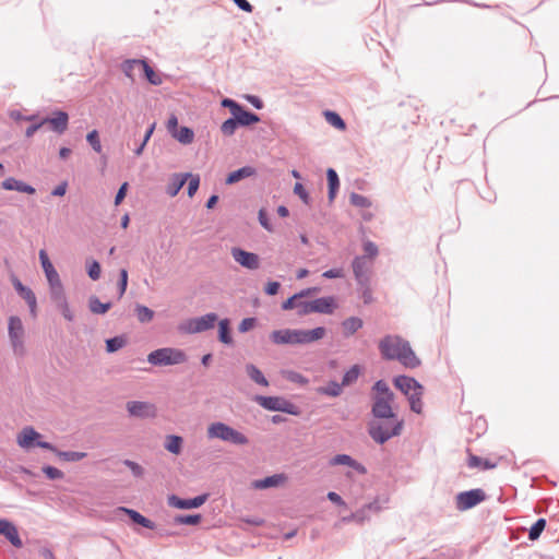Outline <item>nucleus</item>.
<instances>
[{"mask_svg": "<svg viewBox=\"0 0 559 559\" xmlns=\"http://www.w3.org/2000/svg\"><path fill=\"white\" fill-rule=\"evenodd\" d=\"M371 390L374 392L372 396H382L383 399L386 400H394L393 391L390 389L389 384L383 379L377 380L373 383Z\"/></svg>", "mask_w": 559, "mask_h": 559, "instance_id": "obj_35", "label": "nucleus"}, {"mask_svg": "<svg viewBox=\"0 0 559 559\" xmlns=\"http://www.w3.org/2000/svg\"><path fill=\"white\" fill-rule=\"evenodd\" d=\"M41 471L45 474V476L50 480H60L63 479L64 477L63 472L52 465H44L41 467Z\"/></svg>", "mask_w": 559, "mask_h": 559, "instance_id": "obj_53", "label": "nucleus"}, {"mask_svg": "<svg viewBox=\"0 0 559 559\" xmlns=\"http://www.w3.org/2000/svg\"><path fill=\"white\" fill-rule=\"evenodd\" d=\"M127 411L131 417L154 418L156 408L153 404L142 401H130L127 403Z\"/></svg>", "mask_w": 559, "mask_h": 559, "instance_id": "obj_13", "label": "nucleus"}, {"mask_svg": "<svg viewBox=\"0 0 559 559\" xmlns=\"http://www.w3.org/2000/svg\"><path fill=\"white\" fill-rule=\"evenodd\" d=\"M326 180H328V199L330 202H333L338 189H340V178L335 169L328 168L326 169Z\"/></svg>", "mask_w": 559, "mask_h": 559, "instance_id": "obj_28", "label": "nucleus"}, {"mask_svg": "<svg viewBox=\"0 0 559 559\" xmlns=\"http://www.w3.org/2000/svg\"><path fill=\"white\" fill-rule=\"evenodd\" d=\"M393 385L400 390L406 397H408L412 392L416 390H425L424 385L417 381L415 378L400 374L393 378Z\"/></svg>", "mask_w": 559, "mask_h": 559, "instance_id": "obj_15", "label": "nucleus"}, {"mask_svg": "<svg viewBox=\"0 0 559 559\" xmlns=\"http://www.w3.org/2000/svg\"><path fill=\"white\" fill-rule=\"evenodd\" d=\"M173 136L181 144H190L194 139V131L186 126L180 127L176 132H173Z\"/></svg>", "mask_w": 559, "mask_h": 559, "instance_id": "obj_41", "label": "nucleus"}, {"mask_svg": "<svg viewBox=\"0 0 559 559\" xmlns=\"http://www.w3.org/2000/svg\"><path fill=\"white\" fill-rule=\"evenodd\" d=\"M361 371H362V368L359 365H357V364L353 365L348 370H346L344 372V374L342 377V384L344 386H349V385L354 384L358 380Z\"/></svg>", "mask_w": 559, "mask_h": 559, "instance_id": "obj_39", "label": "nucleus"}, {"mask_svg": "<svg viewBox=\"0 0 559 559\" xmlns=\"http://www.w3.org/2000/svg\"><path fill=\"white\" fill-rule=\"evenodd\" d=\"M246 373L250 380L261 386H269V381L263 372L253 364L246 365Z\"/></svg>", "mask_w": 559, "mask_h": 559, "instance_id": "obj_32", "label": "nucleus"}, {"mask_svg": "<svg viewBox=\"0 0 559 559\" xmlns=\"http://www.w3.org/2000/svg\"><path fill=\"white\" fill-rule=\"evenodd\" d=\"M324 118L329 124L334 127L335 129L343 131L346 129V122L345 120L340 116L338 112L334 110H325L323 112Z\"/></svg>", "mask_w": 559, "mask_h": 559, "instance_id": "obj_40", "label": "nucleus"}, {"mask_svg": "<svg viewBox=\"0 0 559 559\" xmlns=\"http://www.w3.org/2000/svg\"><path fill=\"white\" fill-rule=\"evenodd\" d=\"M344 385L335 380H330L325 385L319 386L317 393L329 397H338L343 392Z\"/></svg>", "mask_w": 559, "mask_h": 559, "instance_id": "obj_29", "label": "nucleus"}, {"mask_svg": "<svg viewBox=\"0 0 559 559\" xmlns=\"http://www.w3.org/2000/svg\"><path fill=\"white\" fill-rule=\"evenodd\" d=\"M48 285L50 299L52 300L55 306L67 299L61 280L53 283H49Z\"/></svg>", "mask_w": 559, "mask_h": 559, "instance_id": "obj_34", "label": "nucleus"}, {"mask_svg": "<svg viewBox=\"0 0 559 559\" xmlns=\"http://www.w3.org/2000/svg\"><path fill=\"white\" fill-rule=\"evenodd\" d=\"M378 347L384 360H397L408 369H415L421 364L409 342L400 335L388 334L383 336L379 341Z\"/></svg>", "mask_w": 559, "mask_h": 559, "instance_id": "obj_1", "label": "nucleus"}, {"mask_svg": "<svg viewBox=\"0 0 559 559\" xmlns=\"http://www.w3.org/2000/svg\"><path fill=\"white\" fill-rule=\"evenodd\" d=\"M190 176L191 173L173 174L168 185L166 186V193L171 198L176 197L187 183Z\"/></svg>", "mask_w": 559, "mask_h": 559, "instance_id": "obj_23", "label": "nucleus"}, {"mask_svg": "<svg viewBox=\"0 0 559 559\" xmlns=\"http://www.w3.org/2000/svg\"><path fill=\"white\" fill-rule=\"evenodd\" d=\"M141 71L144 75V78L153 85H159L162 84V79L159 75L155 72V70L150 66L147 60L144 59L142 62Z\"/></svg>", "mask_w": 559, "mask_h": 559, "instance_id": "obj_44", "label": "nucleus"}, {"mask_svg": "<svg viewBox=\"0 0 559 559\" xmlns=\"http://www.w3.org/2000/svg\"><path fill=\"white\" fill-rule=\"evenodd\" d=\"M206 433L210 439H218L234 445H247L249 443V439L242 432L223 421L210 424Z\"/></svg>", "mask_w": 559, "mask_h": 559, "instance_id": "obj_4", "label": "nucleus"}, {"mask_svg": "<svg viewBox=\"0 0 559 559\" xmlns=\"http://www.w3.org/2000/svg\"><path fill=\"white\" fill-rule=\"evenodd\" d=\"M183 438L178 435L166 436L164 448L171 454L179 455L182 452Z\"/></svg>", "mask_w": 559, "mask_h": 559, "instance_id": "obj_30", "label": "nucleus"}, {"mask_svg": "<svg viewBox=\"0 0 559 559\" xmlns=\"http://www.w3.org/2000/svg\"><path fill=\"white\" fill-rule=\"evenodd\" d=\"M12 285L17 295L25 300L33 316L36 314L37 299L34 292L25 286L16 276L11 278Z\"/></svg>", "mask_w": 559, "mask_h": 559, "instance_id": "obj_14", "label": "nucleus"}, {"mask_svg": "<svg viewBox=\"0 0 559 559\" xmlns=\"http://www.w3.org/2000/svg\"><path fill=\"white\" fill-rule=\"evenodd\" d=\"M53 452L60 460L64 462H79L87 456L86 452H79V451H62L59 450L55 445V450H50Z\"/></svg>", "mask_w": 559, "mask_h": 559, "instance_id": "obj_33", "label": "nucleus"}, {"mask_svg": "<svg viewBox=\"0 0 559 559\" xmlns=\"http://www.w3.org/2000/svg\"><path fill=\"white\" fill-rule=\"evenodd\" d=\"M394 400H386L382 396H371V415L374 419L399 418L392 408Z\"/></svg>", "mask_w": 559, "mask_h": 559, "instance_id": "obj_10", "label": "nucleus"}, {"mask_svg": "<svg viewBox=\"0 0 559 559\" xmlns=\"http://www.w3.org/2000/svg\"><path fill=\"white\" fill-rule=\"evenodd\" d=\"M188 359L185 350L175 347H160L147 355V362L156 367L176 366Z\"/></svg>", "mask_w": 559, "mask_h": 559, "instance_id": "obj_5", "label": "nucleus"}, {"mask_svg": "<svg viewBox=\"0 0 559 559\" xmlns=\"http://www.w3.org/2000/svg\"><path fill=\"white\" fill-rule=\"evenodd\" d=\"M367 520H369V515L365 514V510H362L361 508L355 512H352L349 515L342 518V522L344 523L356 522L358 524H362Z\"/></svg>", "mask_w": 559, "mask_h": 559, "instance_id": "obj_51", "label": "nucleus"}, {"mask_svg": "<svg viewBox=\"0 0 559 559\" xmlns=\"http://www.w3.org/2000/svg\"><path fill=\"white\" fill-rule=\"evenodd\" d=\"M86 272L91 280H93V281L99 280L100 273H102V266H100L99 262L96 260H91L90 262H87Z\"/></svg>", "mask_w": 559, "mask_h": 559, "instance_id": "obj_55", "label": "nucleus"}, {"mask_svg": "<svg viewBox=\"0 0 559 559\" xmlns=\"http://www.w3.org/2000/svg\"><path fill=\"white\" fill-rule=\"evenodd\" d=\"M209 497H210V495L207 492H205V493L195 496L193 498L185 499V498H181V497L173 493V495L168 496L167 502H168V506H170L173 508L180 509V510H190V509H198L201 506H203L207 501Z\"/></svg>", "mask_w": 559, "mask_h": 559, "instance_id": "obj_11", "label": "nucleus"}, {"mask_svg": "<svg viewBox=\"0 0 559 559\" xmlns=\"http://www.w3.org/2000/svg\"><path fill=\"white\" fill-rule=\"evenodd\" d=\"M352 267H353V273H354V277H358L360 275H365V274H368L369 271H368V266H367V261L365 260V257H355L352 261Z\"/></svg>", "mask_w": 559, "mask_h": 559, "instance_id": "obj_47", "label": "nucleus"}, {"mask_svg": "<svg viewBox=\"0 0 559 559\" xmlns=\"http://www.w3.org/2000/svg\"><path fill=\"white\" fill-rule=\"evenodd\" d=\"M329 463L331 466H336V465L349 466L360 475H365L367 473V468L365 467V465H362L361 463H359L358 461H356L348 454H336L330 460Z\"/></svg>", "mask_w": 559, "mask_h": 559, "instance_id": "obj_19", "label": "nucleus"}, {"mask_svg": "<svg viewBox=\"0 0 559 559\" xmlns=\"http://www.w3.org/2000/svg\"><path fill=\"white\" fill-rule=\"evenodd\" d=\"M1 187L2 189L8 191H17L26 194H35L36 192V189L33 186L22 180H19L14 177H8L7 179H4L1 183Z\"/></svg>", "mask_w": 559, "mask_h": 559, "instance_id": "obj_20", "label": "nucleus"}, {"mask_svg": "<svg viewBox=\"0 0 559 559\" xmlns=\"http://www.w3.org/2000/svg\"><path fill=\"white\" fill-rule=\"evenodd\" d=\"M349 202L352 205L360 209H367L371 206V201L367 197L356 192L350 193Z\"/></svg>", "mask_w": 559, "mask_h": 559, "instance_id": "obj_52", "label": "nucleus"}, {"mask_svg": "<svg viewBox=\"0 0 559 559\" xmlns=\"http://www.w3.org/2000/svg\"><path fill=\"white\" fill-rule=\"evenodd\" d=\"M487 495L484 489L475 488L461 491L455 497V506L459 511H467L484 502Z\"/></svg>", "mask_w": 559, "mask_h": 559, "instance_id": "obj_9", "label": "nucleus"}, {"mask_svg": "<svg viewBox=\"0 0 559 559\" xmlns=\"http://www.w3.org/2000/svg\"><path fill=\"white\" fill-rule=\"evenodd\" d=\"M235 118L237 119L239 126L241 128L250 127L254 123H258L260 121L259 115L255 112L249 110L245 106H242L238 112L235 115Z\"/></svg>", "mask_w": 559, "mask_h": 559, "instance_id": "obj_27", "label": "nucleus"}, {"mask_svg": "<svg viewBox=\"0 0 559 559\" xmlns=\"http://www.w3.org/2000/svg\"><path fill=\"white\" fill-rule=\"evenodd\" d=\"M383 421L368 423L367 431L370 438L378 444H384L391 438L402 433L404 420L401 418L382 419Z\"/></svg>", "mask_w": 559, "mask_h": 559, "instance_id": "obj_3", "label": "nucleus"}, {"mask_svg": "<svg viewBox=\"0 0 559 559\" xmlns=\"http://www.w3.org/2000/svg\"><path fill=\"white\" fill-rule=\"evenodd\" d=\"M217 338L218 341L227 346L234 345L231 321L228 318H224L217 321Z\"/></svg>", "mask_w": 559, "mask_h": 559, "instance_id": "obj_24", "label": "nucleus"}, {"mask_svg": "<svg viewBox=\"0 0 559 559\" xmlns=\"http://www.w3.org/2000/svg\"><path fill=\"white\" fill-rule=\"evenodd\" d=\"M38 258H39L40 265L43 267V271L45 273L48 284L60 281L59 273L57 272L56 267L51 263L46 250H44V249L39 250Z\"/></svg>", "mask_w": 559, "mask_h": 559, "instance_id": "obj_21", "label": "nucleus"}, {"mask_svg": "<svg viewBox=\"0 0 559 559\" xmlns=\"http://www.w3.org/2000/svg\"><path fill=\"white\" fill-rule=\"evenodd\" d=\"M230 254L239 265L247 270L254 271L260 267V258L254 252L247 251L240 247H233Z\"/></svg>", "mask_w": 559, "mask_h": 559, "instance_id": "obj_12", "label": "nucleus"}, {"mask_svg": "<svg viewBox=\"0 0 559 559\" xmlns=\"http://www.w3.org/2000/svg\"><path fill=\"white\" fill-rule=\"evenodd\" d=\"M43 122L48 123L53 132L62 134L68 129L69 115L63 110H55L52 116L43 118Z\"/></svg>", "mask_w": 559, "mask_h": 559, "instance_id": "obj_16", "label": "nucleus"}, {"mask_svg": "<svg viewBox=\"0 0 559 559\" xmlns=\"http://www.w3.org/2000/svg\"><path fill=\"white\" fill-rule=\"evenodd\" d=\"M86 141L96 153L102 152V143H100L99 133L97 130L94 129V130L90 131L86 135Z\"/></svg>", "mask_w": 559, "mask_h": 559, "instance_id": "obj_54", "label": "nucleus"}, {"mask_svg": "<svg viewBox=\"0 0 559 559\" xmlns=\"http://www.w3.org/2000/svg\"><path fill=\"white\" fill-rule=\"evenodd\" d=\"M118 510L120 512L127 514L128 518L130 519V521L134 524H138L147 530H155V527H156V524L152 520L144 516L143 514H141L139 511H136L134 509H130L127 507H120V508H118Z\"/></svg>", "mask_w": 559, "mask_h": 559, "instance_id": "obj_22", "label": "nucleus"}, {"mask_svg": "<svg viewBox=\"0 0 559 559\" xmlns=\"http://www.w3.org/2000/svg\"><path fill=\"white\" fill-rule=\"evenodd\" d=\"M187 182H188L187 194L189 198H192V197H194V194L197 193V191L200 187V176L191 174V176L188 178Z\"/></svg>", "mask_w": 559, "mask_h": 559, "instance_id": "obj_58", "label": "nucleus"}, {"mask_svg": "<svg viewBox=\"0 0 559 559\" xmlns=\"http://www.w3.org/2000/svg\"><path fill=\"white\" fill-rule=\"evenodd\" d=\"M287 479V476L283 473L273 474L264 478L255 479L252 481V488L257 490H264L269 488H277L283 485Z\"/></svg>", "mask_w": 559, "mask_h": 559, "instance_id": "obj_17", "label": "nucleus"}, {"mask_svg": "<svg viewBox=\"0 0 559 559\" xmlns=\"http://www.w3.org/2000/svg\"><path fill=\"white\" fill-rule=\"evenodd\" d=\"M41 435L32 426L24 427L17 435L16 442L24 450L41 448L45 450H55V444L41 440Z\"/></svg>", "mask_w": 559, "mask_h": 559, "instance_id": "obj_7", "label": "nucleus"}, {"mask_svg": "<svg viewBox=\"0 0 559 559\" xmlns=\"http://www.w3.org/2000/svg\"><path fill=\"white\" fill-rule=\"evenodd\" d=\"M218 316L215 312H209L201 317L191 318L180 325L182 332L197 334L209 331L215 326Z\"/></svg>", "mask_w": 559, "mask_h": 559, "instance_id": "obj_8", "label": "nucleus"}, {"mask_svg": "<svg viewBox=\"0 0 559 559\" xmlns=\"http://www.w3.org/2000/svg\"><path fill=\"white\" fill-rule=\"evenodd\" d=\"M467 466L469 468H480L484 471H488V469L495 468L497 466V464L491 462L488 459H483L478 455L469 453L468 460H467Z\"/></svg>", "mask_w": 559, "mask_h": 559, "instance_id": "obj_31", "label": "nucleus"}, {"mask_svg": "<svg viewBox=\"0 0 559 559\" xmlns=\"http://www.w3.org/2000/svg\"><path fill=\"white\" fill-rule=\"evenodd\" d=\"M362 249H364V252H365V254L362 255V257H365V260L367 258L372 260L379 253L378 246L373 241H371V240L364 241L362 242Z\"/></svg>", "mask_w": 559, "mask_h": 559, "instance_id": "obj_56", "label": "nucleus"}, {"mask_svg": "<svg viewBox=\"0 0 559 559\" xmlns=\"http://www.w3.org/2000/svg\"><path fill=\"white\" fill-rule=\"evenodd\" d=\"M257 322H258V320H257L255 317L245 318L239 323L238 331L240 333H247V332H249L250 330H252L255 326Z\"/></svg>", "mask_w": 559, "mask_h": 559, "instance_id": "obj_64", "label": "nucleus"}, {"mask_svg": "<svg viewBox=\"0 0 559 559\" xmlns=\"http://www.w3.org/2000/svg\"><path fill=\"white\" fill-rule=\"evenodd\" d=\"M546 527V520L539 518L528 530V538L530 540H536L542 535L543 531Z\"/></svg>", "mask_w": 559, "mask_h": 559, "instance_id": "obj_50", "label": "nucleus"}, {"mask_svg": "<svg viewBox=\"0 0 559 559\" xmlns=\"http://www.w3.org/2000/svg\"><path fill=\"white\" fill-rule=\"evenodd\" d=\"M258 219L260 225L267 231L272 233L274 230L273 225L270 221L269 214L264 209L259 210Z\"/></svg>", "mask_w": 559, "mask_h": 559, "instance_id": "obj_63", "label": "nucleus"}, {"mask_svg": "<svg viewBox=\"0 0 559 559\" xmlns=\"http://www.w3.org/2000/svg\"><path fill=\"white\" fill-rule=\"evenodd\" d=\"M128 287V271L126 269H120L119 271V280H118V297L121 298Z\"/></svg>", "mask_w": 559, "mask_h": 559, "instance_id": "obj_60", "label": "nucleus"}, {"mask_svg": "<svg viewBox=\"0 0 559 559\" xmlns=\"http://www.w3.org/2000/svg\"><path fill=\"white\" fill-rule=\"evenodd\" d=\"M326 334L324 326H317L311 330L281 329L270 334V340L276 345H306L322 340Z\"/></svg>", "mask_w": 559, "mask_h": 559, "instance_id": "obj_2", "label": "nucleus"}, {"mask_svg": "<svg viewBox=\"0 0 559 559\" xmlns=\"http://www.w3.org/2000/svg\"><path fill=\"white\" fill-rule=\"evenodd\" d=\"M144 59H127L121 63V70L126 76L133 80V71L138 68L141 70Z\"/></svg>", "mask_w": 559, "mask_h": 559, "instance_id": "obj_45", "label": "nucleus"}, {"mask_svg": "<svg viewBox=\"0 0 559 559\" xmlns=\"http://www.w3.org/2000/svg\"><path fill=\"white\" fill-rule=\"evenodd\" d=\"M294 193L296 195H298L305 204H307V205L310 204L311 198L302 183H300V182L295 183Z\"/></svg>", "mask_w": 559, "mask_h": 559, "instance_id": "obj_62", "label": "nucleus"}, {"mask_svg": "<svg viewBox=\"0 0 559 559\" xmlns=\"http://www.w3.org/2000/svg\"><path fill=\"white\" fill-rule=\"evenodd\" d=\"M8 333L9 338H19L20 336H24V326L19 317L12 316L9 318Z\"/></svg>", "mask_w": 559, "mask_h": 559, "instance_id": "obj_36", "label": "nucleus"}, {"mask_svg": "<svg viewBox=\"0 0 559 559\" xmlns=\"http://www.w3.org/2000/svg\"><path fill=\"white\" fill-rule=\"evenodd\" d=\"M134 312L136 314L138 320L141 323H147L152 321L155 314V312L151 308L140 304L135 305Z\"/></svg>", "mask_w": 559, "mask_h": 559, "instance_id": "obj_46", "label": "nucleus"}, {"mask_svg": "<svg viewBox=\"0 0 559 559\" xmlns=\"http://www.w3.org/2000/svg\"><path fill=\"white\" fill-rule=\"evenodd\" d=\"M240 128L237 119L235 118V116L231 115V117H229L228 119H226L222 124H221V132L223 133V135L225 136H231L235 134L236 130Z\"/></svg>", "mask_w": 559, "mask_h": 559, "instance_id": "obj_48", "label": "nucleus"}, {"mask_svg": "<svg viewBox=\"0 0 559 559\" xmlns=\"http://www.w3.org/2000/svg\"><path fill=\"white\" fill-rule=\"evenodd\" d=\"M105 343L107 353L112 354L124 347L128 338L124 334H121L107 338Z\"/></svg>", "mask_w": 559, "mask_h": 559, "instance_id": "obj_38", "label": "nucleus"}, {"mask_svg": "<svg viewBox=\"0 0 559 559\" xmlns=\"http://www.w3.org/2000/svg\"><path fill=\"white\" fill-rule=\"evenodd\" d=\"M122 463L131 471L134 477L140 478L144 475V468L139 463L129 459L123 460Z\"/></svg>", "mask_w": 559, "mask_h": 559, "instance_id": "obj_59", "label": "nucleus"}, {"mask_svg": "<svg viewBox=\"0 0 559 559\" xmlns=\"http://www.w3.org/2000/svg\"><path fill=\"white\" fill-rule=\"evenodd\" d=\"M111 307L112 304L110 301L102 302L97 296L93 295L88 298L90 311L95 314H105Z\"/></svg>", "mask_w": 559, "mask_h": 559, "instance_id": "obj_37", "label": "nucleus"}, {"mask_svg": "<svg viewBox=\"0 0 559 559\" xmlns=\"http://www.w3.org/2000/svg\"><path fill=\"white\" fill-rule=\"evenodd\" d=\"M201 521H202V515L199 513L178 514L174 518V523L180 524V525L195 526V525H199L201 523Z\"/></svg>", "mask_w": 559, "mask_h": 559, "instance_id": "obj_42", "label": "nucleus"}, {"mask_svg": "<svg viewBox=\"0 0 559 559\" xmlns=\"http://www.w3.org/2000/svg\"><path fill=\"white\" fill-rule=\"evenodd\" d=\"M254 400L262 408L270 412H282L293 416H299L301 413L299 406L283 396L257 395Z\"/></svg>", "mask_w": 559, "mask_h": 559, "instance_id": "obj_6", "label": "nucleus"}, {"mask_svg": "<svg viewBox=\"0 0 559 559\" xmlns=\"http://www.w3.org/2000/svg\"><path fill=\"white\" fill-rule=\"evenodd\" d=\"M364 326V321L359 317H349L341 322L342 335L349 338Z\"/></svg>", "mask_w": 559, "mask_h": 559, "instance_id": "obj_26", "label": "nucleus"}, {"mask_svg": "<svg viewBox=\"0 0 559 559\" xmlns=\"http://www.w3.org/2000/svg\"><path fill=\"white\" fill-rule=\"evenodd\" d=\"M257 174V169L250 165L242 166L230 171L225 179L226 185H235L243 179L252 177Z\"/></svg>", "mask_w": 559, "mask_h": 559, "instance_id": "obj_25", "label": "nucleus"}, {"mask_svg": "<svg viewBox=\"0 0 559 559\" xmlns=\"http://www.w3.org/2000/svg\"><path fill=\"white\" fill-rule=\"evenodd\" d=\"M154 130H155V122H154V123H152V124L146 129V131H145V133H144V136H143V139H142V142H141V143L136 146V148L133 151V152H134V154H135L136 156H140V155L143 153V151H144V148H145V146H146L147 142L150 141V139H151V136H152V134H153Z\"/></svg>", "mask_w": 559, "mask_h": 559, "instance_id": "obj_57", "label": "nucleus"}, {"mask_svg": "<svg viewBox=\"0 0 559 559\" xmlns=\"http://www.w3.org/2000/svg\"><path fill=\"white\" fill-rule=\"evenodd\" d=\"M5 539L15 548H22L23 542L20 537L17 527L14 523H12V526L9 527L8 532L4 535Z\"/></svg>", "mask_w": 559, "mask_h": 559, "instance_id": "obj_49", "label": "nucleus"}, {"mask_svg": "<svg viewBox=\"0 0 559 559\" xmlns=\"http://www.w3.org/2000/svg\"><path fill=\"white\" fill-rule=\"evenodd\" d=\"M423 395L424 390H416L415 392H412V394L407 397L409 403V408L412 412L416 414H421L423 412Z\"/></svg>", "mask_w": 559, "mask_h": 559, "instance_id": "obj_43", "label": "nucleus"}, {"mask_svg": "<svg viewBox=\"0 0 559 559\" xmlns=\"http://www.w3.org/2000/svg\"><path fill=\"white\" fill-rule=\"evenodd\" d=\"M337 308L335 297L324 296L312 300V313L332 314Z\"/></svg>", "mask_w": 559, "mask_h": 559, "instance_id": "obj_18", "label": "nucleus"}, {"mask_svg": "<svg viewBox=\"0 0 559 559\" xmlns=\"http://www.w3.org/2000/svg\"><path fill=\"white\" fill-rule=\"evenodd\" d=\"M285 378L288 381L300 384V385H306L309 383V380L304 374H301L300 372L294 371V370L287 371L285 374Z\"/></svg>", "mask_w": 559, "mask_h": 559, "instance_id": "obj_61", "label": "nucleus"}]
</instances>
